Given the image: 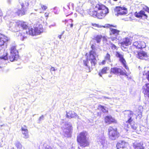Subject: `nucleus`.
<instances>
[{"mask_svg": "<svg viewBox=\"0 0 149 149\" xmlns=\"http://www.w3.org/2000/svg\"><path fill=\"white\" fill-rule=\"evenodd\" d=\"M109 13V10L104 5L99 3L93 8L89 10L88 13L91 16L99 19L104 18Z\"/></svg>", "mask_w": 149, "mask_h": 149, "instance_id": "f257e3e1", "label": "nucleus"}, {"mask_svg": "<svg viewBox=\"0 0 149 149\" xmlns=\"http://www.w3.org/2000/svg\"><path fill=\"white\" fill-rule=\"evenodd\" d=\"M96 55V52L93 50H90L88 53H86L85 54L86 60H83V64L88 72H90L91 68L92 66H95L97 64Z\"/></svg>", "mask_w": 149, "mask_h": 149, "instance_id": "f03ea898", "label": "nucleus"}, {"mask_svg": "<svg viewBox=\"0 0 149 149\" xmlns=\"http://www.w3.org/2000/svg\"><path fill=\"white\" fill-rule=\"evenodd\" d=\"M10 55L8 57V54L5 52L0 57V59L6 60L8 59L10 61L13 62L17 61L19 58V52L15 46H13L10 48Z\"/></svg>", "mask_w": 149, "mask_h": 149, "instance_id": "7ed1b4c3", "label": "nucleus"}, {"mask_svg": "<svg viewBox=\"0 0 149 149\" xmlns=\"http://www.w3.org/2000/svg\"><path fill=\"white\" fill-rule=\"evenodd\" d=\"M124 115L125 118H128L127 120L124 123L125 126L128 127L129 124L131 125L132 128L134 130H136L137 128V125L135 123L132 117L134 115L133 112L130 110H127L125 111Z\"/></svg>", "mask_w": 149, "mask_h": 149, "instance_id": "20e7f679", "label": "nucleus"}, {"mask_svg": "<svg viewBox=\"0 0 149 149\" xmlns=\"http://www.w3.org/2000/svg\"><path fill=\"white\" fill-rule=\"evenodd\" d=\"M102 27L104 28H109L110 29L109 34L110 35H115V37H111L110 39L112 41L115 40H118L119 38H118V36L119 35L120 32V31L118 30L113 29L110 27L116 28L117 27L116 25H113L112 24H106L104 26H102Z\"/></svg>", "mask_w": 149, "mask_h": 149, "instance_id": "39448f33", "label": "nucleus"}, {"mask_svg": "<svg viewBox=\"0 0 149 149\" xmlns=\"http://www.w3.org/2000/svg\"><path fill=\"white\" fill-rule=\"evenodd\" d=\"M77 140L78 144L81 147L85 148L89 146L90 143L84 132H81L77 136Z\"/></svg>", "mask_w": 149, "mask_h": 149, "instance_id": "423d86ee", "label": "nucleus"}, {"mask_svg": "<svg viewBox=\"0 0 149 149\" xmlns=\"http://www.w3.org/2000/svg\"><path fill=\"white\" fill-rule=\"evenodd\" d=\"M108 136L109 139L111 140L116 139L120 136V133L116 128L110 126L108 129Z\"/></svg>", "mask_w": 149, "mask_h": 149, "instance_id": "0eeeda50", "label": "nucleus"}, {"mask_svg": "<svg viewBox=\"0 0 149 149\" xmlns=\"http://www.w3.org/2000/svg\"><path fill=\"white\" fill-rule=\"evenodd\" d=\"M26 34L24 33H20L19 36L21 40H23L27 37L26 34H29L32 36H36V33L35 31L34 27V28H28V31H26Z\"/></svg>", "mask_w": 149, "mask_h": 149, "instance_id": "6e6552de", "label": "nucleus"}, {"mask_svg": "<svg viewBox=\"0 0 149 149\" xmlns=\"http://www.w3.org/2000/svg\"><path fill=\"white\" fill-rule=\"evenodd\" d=\"M114 12L117 16L125 15L127 13V9L125 7L118 6L116 7L114 9Z\"/></svg>", "mask_w": 149, "mask_h": 149, "instance_id": "1a4fd4ad", "label": "nucleus"}, {"mask_svg": "<svg viewBox=\"0 0 149 149\" xmlns=\"http://www.w3.org/2000/svg\"><path fill=\"white\" fill-rule=\"evenodd\" d=\"M115 56L119 58V61L125 69L127 70H129V68L127 65L126 60L124 58L123 54H122L119 52L117 51L116 52Z\"/></svg>", "mask_w": 149, "mask_h": 149, "instance_id": "9d476101", "label": "nucleus"}, {"mask_svg": "<svg viewBox=\"0 0 149 149\" xmlns=\"http://www.w3.org/2000/svg\"><path fill=\"white\" fill-rule=\"evenodd\" d=\"M110 73L111 74H118L121 75H126V73L121 69L117 67H113L111 69Z\"/></svg>", "mask_w": 149, "mask_h": 149, "instance_id": "9b49d317", "label": "nucleus"}, {"mask_svg": "<svg viewBox=\"0 0 149 149\" xmlns=\"http://www.w3.org/2000/svg\"><path fill=\"white\" fill-rule=\"evenodd\" d=\"M132 46L137 49H141L146 47V43L143 41H136L133 42Z\"/></svg>", "mask_w": 149, "mask_h": 149, "instance_id": "f8f14e48", "label": "nucleus"}, {"mask_svg": "<svg viewBox=\"0 0 149 149\" xmlns=\"http://www.w3.org/2000/svg\"><path fill=\"white\" fill-rule=\"evenodd\" d=\"M104 123L108 125L117 123V120L111 115L107 116L104 118Z\"/></svg>", "mask_w": 149, "mask_h": 149, "instance_id": "ddd939ff", "label": "nucleus"}, {"mask_svg": "<svg viewBox=\"0 0 149 149\" xmlns=\"http://www.w3.org/2000/svg\"><path fill=\"white\" fill-rule=\"evenodd\" d=\"M134 15L136 17L140 19L143 18L144 19H147L148 18V15L143 10H141L139 12H135Z\"/></svg>", "mask_w": 149, "mask_h": 149, "instance_id": "4468645a", "label": "nucleus"}, {"mask_svg": "<svg viewBox=\"0 0 149 149\" xmlns=\"http://www.w3.org/2000/svg\"><path fill=\"white\" fill-rule=\"evenodd\" d=\"M15 26L16 27H22L23 29H26L28 28L26 23L22 21H17L15 22Z\"/></svg>", "mask_w": 149, "mask_h": 149, "instance_id": "2eb2a0df", "label": "nucleus"}, {"mask_svg": "<svg viewBox=\"0 0 149 149\" xmlns=\"http://www.w3.org/2000/svg\"><path fill=\"white\" fill-rule=\"evenodd\" d=\"M120 43L122 46H128L132 44V40L128 37H125L123 38V41Z\"/></svg>", "mask_w": 149, "mask_h": 149, "instance_id": "dca6fc26", "label": "nucleus"}, {"mask_svg": "<svg viewBox=\"0 0 149 149\" xmlns=\"http://www.w3.org/2000/svg\"><path fill=\"white\" fill-rule=\"evenodd\" d=\"M66 117L69 118H79L78 115L74 111H69L68 112H67Z\"/></svg>", "mask_w": 149, "mask_h": 149, "instance_id": "f3484780", "label": "nucleus"}, {"mask_svg": "<svg viewBox=\"0 0 149 149\" xmlns=\"http://www.w3.org/2000/svg\"><path fill=\"white\" fill-rule=\"evenodd\" d=\"M8 38L5 35L0 33V47L3 45L8 41Z\"/></svg>", "mask_w": 149, "mask_h": 149, "instance_id": "a211bd4d", "label": "nucleus"}, {"mask_svg": "<svg viewBox=\"0 0 149 149\" xmlns=\"http://www.w3.org/2000/svg\"><path fill=\"white\" fill-rule=\"evenodd\" d=\"M136 56L139 59H143L147 57L148 55L146 52L142 51L138 52Z\"/></svg>", "mask_w": 149, "mask_h": 149, "instance_id": "6ab92c4d", "label": "nucleus"}, {"mask_svg": "<svg viewBox=\"0 0 149 149\" xmlns=\"http://www.w3.org/2000/svg\"><path fill=\"white\" fill-rule=\"evenodd\" d=\"M21 131L22 134L24 135V138L25 139L28 138L29 137V135L27 127L26 125H24L23 127H22Z\"/></svg>", "mask_w": 149, "mask_h": 149, "instance_id": "aec40b11", "label": "nucleus"}, {"mask_svg": "<svg viewBox=\"0 0 149 149\" xmlns=\"http://www.w3.org/2000/svg\"><path fill=\"white\" fill-rule=\"evenodd\" d=\"M127 143L122 141L116 144V146L118 149L121 148H124L127 147Z\"/></svg>", "mask_w": 149, "mask_h": 149, "instance_id": "412c9836", "label": "nucleus"}, {"mask_svg": "<svg viewBox=\"0 0 149 149\" xmlns=\"http://www.w3.org/2000/svg\"><path fill=\"white\" fill-rule=\"evenodd\" d=\"M143 144L141 142H135L133 144V146L134 149H144Z\"/></svg>", "mask_w": 149, "mask_h": 149, "instance_id": "4be33fe9", "label": "nucleus"}, {"mask_svg": "<svg viewBox=\"0 0 149 149\" xmlns=\"http://www.w3.org/2000/svg\"><path fill=\"white\" fill-rule=\"evenodd\" d=\"M149 84H145L146 87V88H143V93L145 97H148L149 98Z\"/></svg>", "mask_w": 149, "mask_h": 149, "instance_id": "5701e85b", "label": "nucleus"}, {"mask_svg": "<svg viewBox=\"0 0 149 149\" xmlns=\"http://www.w3.org/2000/svg\"><path fill=\"white\" fill-rule=\"evenodd\" d=\"M109 70V68L107 67H103L100 70L98 73V75L100 77H102V75L103 74L107 73V71Z\"/></svg>", "mask_w": 149, "mask_h": 149, "instance_id": "b1692460", "label": "nucleus"}, {"mask_svg": "<svg viewBox=\"0 0 149 149\" xmlns=\"http://www.w3.org/2000/svg\"><path fill=\"white\" fill-rule=\"evenodd\" d=\"M16 13L18 16L23 15L26 14V10L21 8V9H18Z\"/></svg>", "mask_w": 149, "mask_h": 149, "instance_id": "393cba45", "label": "nucleus"}, {"mask_svg": "<svg viewBox=\"0 0 149 149\" xmlns=\"http://www.w3.org/2000/svg\"><path fill=\"white\" fill-rule=\"evenodd\" d=\"M34 29L36 33V36L40 34L41 32H42L43 28L42 27H34Z\"/></svg>", "mask_w": 149, "mask_h": 149, "instance_id": "a878e982", "label": "nucleus"}, {"mask_svg": "<svg viewBox=\"0 0 149 149\" xmlns=\"http://www.w3.org/2000/svg\"><path fill=\"white\" fill-rule=\"evenodd\" d=\"M66 22L65 24L67 26H70V28H72L73 26V22L72 19H70L68 20H65Z\"/></svg>", "mask_w": 149, "mask_h": 149, "instance_id": "bb28decb", "label": "nucleus"}, {"mask_svg": "<svg viewBox=\"0 0 149 149\" xmlns=\"http://www.w3.org/2000/svg\"><path fill=\"white\" fill-rule=\"evenodd\" d=\"M21 8L24 9L25 10L26 8H27L29 6V3L28 2L26 1L23 2L21 4Z\"/></svg>", "mask_w": 149, "mask_h": 149, "instance_id": "cd10ccee", "label": "nucleus"}, {"mask_svg": "<svg viewBox=\"0 0 149 149\" xmlns=\"http://www.w3.org/2000/svg\"><path fill=\"white\" fill-rule=\"evenodd\" d=\"M102 38V35H97L95 36L93 39L96 40L97 43H99L101 42Z\"/></svg>", "mask_w": 149, "mask_h": 149, "instance_id": "c85d7f7f", "label": "nucleus"}, {"mask_svg": "<svg viewBox=\"0 0 149 149\" xmlns=\"http://www.w3.org/2000/svg\"><path fill=\"white\" fill-rule=\"evenodd\" d=\"M98 109H101L103 112H108V110H107L104 106L99 105L98 106Z\"/></svg>", "mask_w": 149, "mask_h": 149, "instance_id": "c756f323", "label": "nucleus"}, {"mask_svg": "<svg viewBox=\"0 0 149 149\" xmlns=\"http://www.w3.org/2000/svg\"><path fill=\"white\" fill-rule=\"evenodd\" d=\"M104 59L110 62H111V56L109 53H107L106 54V56L104 57Z\"/></svg>", "mask_w": 149, "mask_h": 149, "instance_id": "7c9ffc66", "label": "nucleus"}, {"mask_svg": "<svg viewBox=\"0 0 149 149\" xmlns=\"http://www.w3.org/2000/svg\"><path fill=\"white\" fill-rule=\"evenodd\" d=\"M15 146L18 149H22V146L20 142L17 143Z\"/></svg>", "mask_w": 149, "mask_h": 149, "instance_id": "2f4dec72", "label": "nucleus"}, {"mask_svg": "<svg viewBox=\"0 0 149 149\" xmlns=\"http://www.w3.org/2000/svg\"><path fill=\"white\" fill-rule=\"evenodd\" d=\"M40 6L41 7V8H40V9H41L42 10H45L47 8V6L45 5H43L41 4H40Z\"/></svg>", "mask_w": 149, "mask_h": 149, "instance_id": "473e14b6", "label": "nucleus"}, {"mask_svg": "<svg viewBox=\"0 0 149 149\" xmlns=\"http://www.w3.org/2000/svg\"><path fill=\"white\" fill-rule=\"evenodd\" d=\"M132 38H134V40H140L141 37L139 35L135 34L133 36Z\"/></svg>", "mask_w": 149, "mask_h": 149, "instance_id": "72a5a7b5", "label": "nucleus"}, {"mask_svg": "<svg viewBox=\"0 0 149 149\" xmlns=\"http://www.w3.org/2000/svg\"><path fill=\"white\" fill-rule=\"evenodd\" d=\"M91 25L94 27H96L97 28H102V26L99 25V24L96 23H92Z\"/></svg>", "mask_w": 149, "mask_h": 149, "instance_id": "f704fd0d", "label": "nucleus"}, {"mask_svg": "<svg viewBox=\"0 0 149 149\" xmlns=\"http://www.w3.org/2000/svg\"><path fill=\"white\" fill-rule=\"evenodd\" d=\"M143 9L149 13V8L147 6H144L143 7Z\"/></svg>", "mask_w": 149, "mask_h": 149, "instance_id": "c9c22d12", "label": "nucleus"}, {"mask_svg": "<svg viewBox=\"0 0 149 149\" xmlns=\"http://www.w3.org/2000/svg\"><path fill=\"white\" fill-rule=\"evenodd\" d=\"M145 75L146 76V78L149 81V70L145 74Z\"/></svg>", "mask_w": 149, "mask_h": 149, "instance_id": "e433bc0d", "label": "nucleus"}, {"mask_svg": "<svg viewBox=\"0 0 149 149\" xmlns=\"http://www.w3.org/2000/svg\"><path fill=\"white\" fill-rule=\"evenodd\" d=\"M111 48L112 49H117V47L114 44H111Z\"/></svg>", "mask_w": 149, "mask_h": 149, "instance_id": "4c0bfd02", "label": "nucleus"}, {"mask_svg": "<svg viewBox=\"0 0 149 149\" xmlns=\"http://www.w3.org/2000/svg\"><path fill=\"white\" fill-rule=\"evenodd\" d=\"M106 60H105V59L102 60V62H101L99 64L100 65H105L106 63Z\"/></svg>", "mask_w": 149, "mask_h": 149, "instance_id": "58836bf2", "label": "nucleus"}, {"mask_svg": "<svg viewBox=\"0 0 149 149\" xmlns=\"http://www.w3.org/2000/svg\"><path fill=\"white\" fill-rule=\"evenodd\" d=\"M91 48L92 49L91 50H93V51H94V50L95 49H96L95 46L93 44L91 45Z\"/></svg>", "mask_w": 149, "mask_h": 149, "instance_id": "ea45409f", "label": "nucleus"}, {"mask_svg": "<svg viewBox=\"0 0 149 149\" xmlns=\"http://www.w3.org/2000/svg\"><path fill=\"white\" fill-rule=\"evenodd\" d=\"M56 70V69L54 67H52L50 69V71H55Z\"/></svg>", "mask_w": 149, "mask_h": 149, "instance_id": "a19ab883", "label": "nucleus"}, {"mask_svg": "<svg viewBox=\"0 0 149 149\" xmlns=\"http://www.w3.org/2000/svg\"><path fill=\"white\" fill-rule=\"evenodd\" d=\"M49 13L46 12L45 13V16L46 17H47V18H48V17L49 16Z\"/></svg>", "mask_w": 149, "mask_h": 149, "instance_id": "79ce46f5", "label": "nucleus"}, {"mask_svg": "<svg viewBox=\"0 0 149 149\" xmlns=\"http://www.w3.org/2000/svg\"><path fill=\"white\" fill-rule=\"evenodd\" d=\"M69 149H75L74 147H72L70 148ZM78 149H81L80 147H78Z\"/></svg>", "mask_w": 149, "mask_h": 149, "instance_id": "37998d69", "label": "nucleus"}, {"mask_svg": "<svg viewBox=\"0 0 149 149\" xmlns=\"http://www.w3.org/2000/svg\"><path fill=\"white\" fill-rule=\"evenodd\" d=\"M58 37H59V38L60 39H61V35H60L59 36H58Z\"/></svg>", "mask_w": 149, "mask_h": 149, "instance_id": "c03bdc74", "label": "nucleus"}, {"mask_svg": "<svg viewBox=\"0 0 149 149\" xmlns=\"http://www.w3.org/2000/svg\"><path fill=\"white\" fill-rule=\"evenodd\" d=\"M108 77H112V75H108Z\"/></svg>", "mask_w": 149, "mask_h": 149, "instance_id": "a18cd8bd", "label": "nucleus"}, {"mask_svg": "<svg viewBox=\"0 0 149 149\" xmlns=\"http://www.w3.org/2000/svg\"><path fill=\"white\" fill-rule=\"evenodd\" d=\"M113 1H117L118 0H113Z\"/></svg>", "mask_w": 149, "mask_h": 149, "instance_id": "49530a36", "label": "nucleus"}, {"mask_svg": "<svg viewBox=\"0 0 149 149\" xmlns=\"http://www.w3.org/2000/svg\"><path fill=\"white\" fill-rule=\"evenodd\" d=\"M33 0L34 1V3H35L36 2V0Z\"/></svg>", "mask_w": 149, "mask_h": 149, "instance_id": "de8ad7c7", "label": "nucleus"}, {"mask_svg": "<svg viewBox=\"0 0 149 149\" xmlns=\"http://www.w3.org/2000/svg\"><path fill=\"white\" fill-rule=\"evenodd\" d=\"M46 149H51V148H47Z\"/></svg>", "mask_w": 149, "mask_h": 149, "instance_id": "09e8293b", "label": "nucleus"}, {"mask_svg": "<svg viewBox=\"0 0 149 149\" xmlns=\"http://www.w3.org/2000/svg\"><path fill=\"white\" fill-rule=\"evenodd\" d=\"M54 26H56V24H55L54 25Z\"/></svg>", "mask_w": 149, "mask_h": 149, "instance_id": "8fccbe9b", "label": "nucleus"}, {"mask_svg": "<svg viewBox=\"0 0 149 149\" xmlns=\"http://www.w3.org/2000/svg\"><path fill=\"white\" fill-rule=\"evenodd\" d=\"M13 149H14V148H13Z\"/></svg>", "mask_w": 149, "mask_h": 149, "instance_id": "3c124183", "label": "nucleus"}]
</instances>
